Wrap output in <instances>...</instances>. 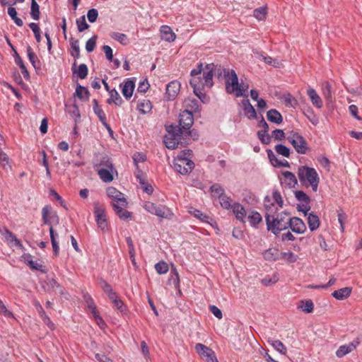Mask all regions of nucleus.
<instances>
[{"label":"nucleus","mask_w":362,"mask_h":362,"mask_svg":"<svg viewBox=\"0 0 362 362\" xmlns=\"http://www.w3.org/2000/svg\"><path fill=\"white\" fill-rule=\"evenodd\" d=\"M49 235H50V239H51L54 253L55 255H58L59 250V244H58V242L57 241V238H58V234L54 232L52 226L49 227Z\"/></svg>","instance_id":"obj_41"},{"label":"nucleus","mask_w":362,"mask_h":362,"mask_svg":"<svg viewBox=\"0 0 362 362\" xmlns=\"http://www.w3.org/2000/svg\"><path fill=\"white\" fill-rule=\"evenodd\" d=\"M70 45L71 47V55L76 59L79 58L80 57V47H79V42L78 40H75L71 38L70 40Z\"/></svg>","instance_id":"obj_46"},{"label":"nucleus","mask_w":362,"mask_h":362,"mask_svg":"<svg viewBox=\"0 0 362 362\" xmlns=\"http://www.w3.org/2000/svg\"><path fill=\"white\" fill-rule=\"evenodd\" d=\"M246 98L243 99L240 105L242 107L243 110L244 112V115L249 119H254L257 118V113L254 107L251 105L249 100L247 99V95L245 96Z\"/></svg>","instance_id":"obj_15"},{"label":"nucleus","mask_w":362,"mask_h":362,"mask_svg":"<svg viewBox=\"0 0 362 362\" xmlns=\"http://www.w3.org/2000/svg\"><path fill=\"white\" fill-rule=\"evenodd\" d=\"M307 94L309 96L312 104L317 108L322 107V100L316 90L312 88H309L307 90Z\"/></svg>","instance_id":"obj_26"},{"label":"nucleus","mask_w":362,"mask_h":362,"mask_svg":"<svg viewBox=\"0 0 362 362\" xmlns=\"http://www.w3.org/2000/svg\"><path fill=\"white\" fill-rule=\"evenodd\" d=\"M53 211L52 209L51 206L47 205L42 208V221L45 224L49 225V227L51 226V221L49 219V217L51 216V214H53Z\"/></svg>","instance_id":"obj_42"},{"label":"nucleus","mask_w":362,"mask_h":362,"mask_svg":"<svg viewBox=\"0 0 362 362\" xmlns=\"http://www.w3.org/2000/svg\"><path fill=\"white\" fill-rule=\"evenodd\" d=\"M230 210L233 211L237 220L241 223H245L247 214L245 207L241 204L234 202Z\"/></svg>","instance_id":"obj_20"},{"label":"nucleus","mask_w":362,"mask_h":362,"mask_svg":"<svg viewBox=\"0 0 362 362\" xmlns=\"http://www.w3.org/2000/svg\"><path fill=\"white\" fill-rule=\"evenodd\" d=\"M180 83L177 81H173L170 82L166 86V98L168 100H171L176 98L180 90Z\"/></svg>","instance_id":"obj_16"},{"label":"nucleus","mask_w":362,"mask_h":362,"mask_svg":"<svg viewBox=\"0 0 362 362\" xmlns=\"http://www.w3.org/2000/svg\"><path fill=\"white\" fill-rule=\"evenodd\" d=\"M160 33L161 39L166 42H172L176 38V35H175V33L173 31L171 28L168 25H164L160 26Z\"/></svg>","instance_id":"obj_23"},{"label":"nucleus","mask_w":362,"mask_h":362,"mask_svg":"<svg viewBox=\"0 0 362 362\" xmlns=\"http://www.w3.org/2000/svg\"><path fill=\"white\" fill-rule=\"evenodd\" d=\"M44 290L47 292H58L59 293H62V289L60 285L54 279H49L45 281L42 285Z\"/></svg>","instance_id":"obj_22"},{"label":"nucleus","mask_w":362,"mask_h":362,"mask_svg":"<svg viewBox=\"0 0 362 362\" xmlns=\"http://www.w3.org/2000/svg\"><path fill=\"white\" fill-rule=\"evenodd\" d=\"M75 95L82 100H87L89 97L88 89L82 86H78L76 88Z\"/></svg>","instance_id":"obj_47"},{"label":"nucleus","mask_w":362,"mask_h":362,"mask_svg":"<svg viewBox=\"0 0 362 362\" xmlns=\"http://www.w3.org/2000/svg\"><path fill=\"white\" fill-rule=\"evenodd\" d=\"M359 343L358 340H354L348 344L340 346L336 351V356L339 358L344 357L356 349Z\"/></svg>","instance_id":"obj_14"},{"label":"nucleus","mask_w":362,"mask_h":362,"mask_svg":"<svg viewBox=\"0 0 362 362\" xmlns=\"http://www.w3.org/2000/svg\"><path fill=\"white\" fill-rule=\"evenodd\" d=\"M122 93L127 100H129L135 88V84L133 80L127 78L122 83L120 84Z\"/></svg>","instance_id":"obj_18"},{"label":"nucleus","mask_w":362,"mask_h":362,"mask_svg":"<svg viewBox=\"0 0 362 362\" xmlns=\"http://www.w3.org/2000/svg\"><path fill=\"white\" fill-rule=\"evenodd\" d=\"M97 35H93L86 43V49L88 52H91L95 49L96 45Z\"/></svg>","instance_id":"obj_64"},{"label":"nucleus","mask_w":362,"mask_h":362,"mask_svg":"<svg viewBox=\"0 0 362 362\" xmlns=\"http://www.w3.org/2000/svg\"><path fill=\"white\" fill-rule=\"evenodd\" d=\"M0 233L4 236L5 240L7 241L8 244L13 243L16 246L19 248H23V245L20 242V240L16 238V236L8 230L6 228H0Z\"/></svg>","instance_id":"obj_19"},{"label":"nucleus","mask_w":362,"mask_h":362,"mask_svg":"<svg viewBox=\"0 0 362 362\" xmlns=\"http://www.w3.org/2000/svg\"><path fill=\"white\" fill-rule=\"evenodd\" d=\"M94 214L98 227L103 232L107 231L108 230V223L104 209L99 206H95Z\"/></svg>","instance_id":"obj_11"},{"label":"nucleus","mask_w":362,"mask_h":362,"mask_svg":"<svg viewBox=\"0 0 362 362\" xmlns=\"http://www.w3.org/2000/svg\"><path fill=\"white\" fill-rule=\"evenodd\" d=\"M253 54L256 58L264 62L267 64L271 65L274 67H279L280 66V63L278 60L273 59L269 56H266L262 52L253 50Z\"/></svg>","instance_id":"obj_25"},{"label":"nucleus","mask_w":362,"mask_h":362,"mask_svg":"<svg viewBox=\"0 0 362 362\" xmlns=\"http://www.w3.org/2000/svg\"><path fill=\"white\" fill-rule=\"evenodd\" d=\"M107 196L112 200V207L118 205L127 206V201L123 193L117 190L115 187H108L106 189Z\"/></svg>","instance_id":"obj_9"},{"label":"nucleus","mask_w":362,"mask_h":362,"mask_svg":"<svg viewBox=\"0 0 362 362\" xmlns=\"http://www.w3.org/2000/svg\"><path fill=\"white\" fill-rule=\"evenodd\" d=\"M281 177H279L281 185L291 188L294 187L298 182L296 175L289 171H284L281 173Z\"/></svg>","instance_id":"obj_17"},{"label":"nucleus","mask_w":362,"mask_h":362,"mask_svg":"<svg viewBox=\"0 0 362 362\" xmlns=\"http://www.w3.org/2000/svg\"><path fill=\"white\" fill-rule=\"evenodd\" d=\"M276 152L284 157L288 158L290 156V148L283 144H277L275 146Z\"/></svg>","instance_id":"obj_54"},{"label":"nucleus","mask_w":362,"mask_h":362,"mask_svg":"<svg viewBox=\"0 0 362 362\" xmlns=\"http://www.w3.org/2000/svg\"><path fill=\"white\" fill-rule=\"evenodd\" d=\"M27 54L29 61L33 67L35 69H39L40 67V62L30 47H28L27 48Z\"/></svg>","instance_id":"obj_40"},{"label":"nucleus","mask_w":362,"mask_h":362,"mask_svg":"<svg viewBox=\"0 0 362 362\" xmlns=\"http://www.w3.org/2000/svg\"><path fill=\"white\" fill-rule=\"evenodd\" d=\"M288 141L292 144L297 153L305 154L308 146L305 139L297 132H292L287 136Z\"/></svg>","instance_id":"obj_8"},{"label":"nucleus","mask_w":362,"mask_h":362,"mask_svg":"<svg viewBox=\"0 0 362 362\" xmlns=\"http://www.w3.org/2000/svg\"><path fill=\"white\" fill-rule=\"evenodd\" d=\"M305 115L313 125H317L319 123V118L312 109L308 110Z\"/></svg>","instance_id":"obj_59"},{"label":"nucleus","mask_w":362,"mask_h":362,"mask_svg":"<svg viewBox=\"0 0 362 362\" xmlns=\"http://www.w3.org/2000/svg\"><path fill=\"white\" fill-rule=\"evenodd\" d=\"M114 167L111 159L107 156H101L94 163V168L98 171L100 168H110Z\"/></svg>","instance_id":"obj_24"},{"label":"nucleus","mask_w":362,"mask_h":362,"mask_svg":"<svg viewBox=\"0 0 362 362\" xmlns=\"http://www.w3.org/2000/svg\"><path fill=\"white\" fill-rule=\"evenodd\" d=\"M143 207L150 214L161 218L170 219L174 216L172 210L165 205H156L153 202H146Z\"/></svg>","instance_id":"obj_6"},{"label":"nucleus","mask_w":362,"mask_h":362,"mask_svg":"<svg viewBox=\"0 0 362 362\" xmlns=\"http://www.w3.org/2000/svg\"><path fill=\"white\" fill-rule=\"evenodd\" d=\"M299 308L305 313H310L313 310L314 304L311 300H307L305 301H301V305H300Z\"/></svg>","instance_id":"obj_57"},{"label":"nucleus","mask_w":362,"mask_h":362,"mask_svg":"<svg viewBox=\"0 0 362 362\" xmlns=\"http://www.w3.org/2000/svg\"><path fill=\"white\" fill-rule=\"evenodd\" d=\"M210 192L214 197L218 199L225 194L224 189L218 184H214L210 187Z\"/></svg>","instance_id":"obj_50"},{"label":"nucleus","mask_w":362,"mask_h":362,"mask_svg":"<svg viewBox=\"0 0 362 362\" xmlns=\"http://www.w3.org/2000/svg\"><path fill=\"white\" fill-rule=\"evenodd\" d=\"M110 36L112 39L117 41L122 45H127L129 43V39L128 36L124 33L112 32L110 34Z\"/></svg>","instance_id":"obj_36"},{"label":"nucleus","mask_w":362,"mask_h":362,"mask_svg":"<svg viewBox=\"0 0 362 362\" xmlns=\"http://www.w3.org/2000/svg\"><path fill=\"white\" fill-rule=\"evenodd\" d=\"M29 27L33 32L36 41L37 42H40L41 41L42 37L40 35V29L38 25L35 23H30L29 24Z\"/></svg>","instance_id":"obj_61"},{"label":"nucleus","mask_w":362,"mask_h":362,"mask_svg":"<svg viewBox=\"0 0 362 362\" xmlns=\"http://www.w3.org/2000/svg\"><path fill=\"white\" fill-rule=\"evenodd\" d=\"M295 197L296 199L299 201L300 203H310V202L309 197L303 191L301 190L296 191Z\"/></svg>","instance_id":"obj_62"},{"label":"nucleus","mask_w":362,"mask_h":362,"mask_svg":"<svg viewBox=\"0 0 362 362\" xmlns=\"http://www.w3.org/2000/svg\"><path fill=\"white\" fill-rule=\"evenodd\" d=\"M93 112L98 116L99 120L101 122L103 125L110 130V127L107 122L106 115L101 107L98 105V102L96 99L93 100Z\"/></svg>","instance_id":"obj_21"},{"label":"nucleus","mask_w":362,"mask_h":362,"mask_svg":"<svg viewBox=\"0 0 362 362\" xmlns=\"http://www.w3.org/2000/svg\"><path fill=\"white\" fill-rule=\"evenodd\" d=\"M78 32H83L89 28V25L86 23L85 16H81L76 21Z\"/></svg>","instance_id":"obj_56"},{"label":"nucleus","mask_w":362,"mask_h":362,"mask_svg":"<svg viewBox=\"0 0 362 362\" xmlns=\"http://www.w3.org/2000/svg\"><path fill=\"white\" fill-rule=\"evenodd\" d=\"M138 110L142 114H147L151 112L152 105L149 100H140L137 105Z\"/></svg>","instance_id":"obj_37"},{"label":"nucleus","mask_w":362,"mask_h":362,"mask_svg":"<svg viewBox=\"0 0 362 362\" xmlns=\"http://www.w3.org/2000/svg\"><path fill=\"white\" fill-rule=\"evenodd\" d=\"M289 213L282 211L276 216L267 213L265 215V221L267 228L275 235L280 234L282 230L288 228V217Z\"/></svg>","instance_id":"obj_3"},{"label":"nucleus","mask_w":362,"mask_h":362,"mask_svg":"<svg viewBox=\"0 0 362 362\" xmlns=\"http://www.w3.org/2000/svg\"><path fill=\"white\" fill-rule=\"evenodd\" d=\"M272 198L273 201L279 206V207L281 208L283 206L284 201L280 192L278 190H273Z\"/></svg>","instance_id":"obj_63"},{"label":"nucleus","mask_w":362,"mask_h":362,"mask_svg":"<svg viewBox=\"0 0 362 362\" xmlns=\"http://www.w3.org/2000/svg\"><path fill=\"white\" fill-rule=\"evenodd\" d=\"M267 9L266 6H261L254 10L253 16L258 21H262L266 18Z\"/></svg>","instance_id":"obj_53"},{"label":"nucleus","mask_w":362,"mask_h":362,"mask_svg":"<svg viewBox=\"0 0 362 362\" xmlns=\"http://www.w3.org/2000/svg\"><path fill=\"white\" fill-rule=\"evenodd\" d=\"M167 134L164 137L165 146L169 149H175L177 147L181 136L184 135L177 126L169 125L166 127Z\"/></svg>","instance_id":"obj_7"},{"label":"nucleus","mask_w":362,"mask_h":362,"mask_svg":"<svg viewBox=\"0 0 362 362\" xmlns=\"http://www.w3.org/2000/svg\"><path fill=\"white\" fill-rule=\"evenodd\" d=\"M40 6L35 0H32L30 6V16L33 19L37 21L40 18Z\"/></svg>","instance_id":"obj_49"},{"label":"nucleus","mask_w":362,"mask_h":362,"mask_svg":"<svg viewBox=\"0 0 362 362\" xmlns=\"http://www.w3.org/2000/svg\"><path fill=\"white\" fill-rule=\"evenodd\" d=\"M226 90L228 94H234L237 98L246 96L249 88L248 83L243 80L239 83L238 77L233 69H223Z\"/></svg>","instance_id":"obj_2"},{"label":"nucleus","mask_w":362,"mask_h":362,"mask_svg":"<svg viewBox=\"0 0 362 362\" xmlns=\"http://www.w3.org/2000/svg\"><path fill=\"white\" fill-rule=\"evenodd\" d=\"M110 299L111 300L114 307L120 313H125L127 312L126 305L117 293H112Z\"/></svg>","instance_id":"obj_27"},{"label":"nucleus","mask_w":362,"mask_h":362,"mask_svg":"<svg viewBox=\"0 0 362 362\" xmlns=\"http://www.w3.org/2000/svg\"><path fill=\"white\" fill-rule=\"evenodd\" d=\"M278 281L279 274L277 273H274L272 276H266L262 279L261 282L264 286H268L276 284Z\"/></svg>","instance_id":"obj_52"},{"label":"nucleus","mask_w":362,"mask_h":362,"mask_svg":"<svg viewBox=\"0 0 362 362\" xmlns=\"http://www.w3.org/2000/svg\"><path fill=\"white\" fill-rule=\"evenodd\" d=\"M288 228L297 234H303L306 231V226L303 221L298 217H288Z\"/></svg>","instance_id":"obj_12"},{"label":"nucleus","mask_w":362,"mask_h":362,"mask_svg":"<svg viewBox=\"0 0 362 362\" xmlns=\"http://www.w3.org/2000/svg\"><path fill=\"white\" fill-rule=\"evenodd\" d=\"M351 293V288L349 287H344L334 291L332 293V296L337 300H344L348 298Z\"/></svg>","instance_id":"obj_30"},{"label":"nucleus","mask_w":362,"mask_h":362,"mask_svg":"<svg viewBox=\"0 0 362 362\" xmlns=\"http://www.w3.org/2000/svg\"><path fill=\"white\" fill-rule=\"evenodd\" d=\"M219 203L223 209L230 210L234 202H233L230 197L224 194L219 199Z\"/></svg>","instance_id":"obj_48"},{"label":"nucleus","mask_w":362,"mask_h":362,"mask_svg":"<svg viewBox=\"0 0 362 362\" xmlns=\"http://www.w3.org/2000/svg\"><path fill=\"white\" fill-rule=\"evenodd\" d=\"M298 176L300 182L305 187H311L313 192H317L320 183L317 172L313 168L300 166L298 170Z\"/></svg>","instance_id":"obj_4"},{"label":"nucleus","mask_w":362,"mask_h":362,"mask_svg":"<svg viewBox=\"0 0 362 362\" xmlns=\"http://www.w3.org/2000/svg\"><path fill=\"white\" fill-rule=\"evenodd\" d=\"M127 206L118 205L113 207L116 214L122 220H131L132 214L130 211L125 209Z\"/></svg>","instance_id":"obj_28"},{"label":"nucleus","mask_w":362,"mask_h":362,"mask_svg":"<svg viewBox=\"0 0 362 362\" xmlns=\"http://www.w3.org/2000/svg\"><path fill=\"white\" fill-rule=\"evenodd\" d=\"M76 66V62L74 63V66L72 68L73 73L76 74L77 76L81 79H84L86 78L88 69L87 66L85 64H81L78 66V69H76L74 66Z\"/></svg>","instance_id":"obj_35"},{"label":"nucleus","mask_w":362,"mask_h":362,"mask_svg":"<svg viewBox=\"0 0 362 362\" xmlns=\"http://www.w3.org/2000/svg\"><path fill=\"white\" fill-rule=\"evenodd\" d=\"M98 175L100 180L104 182H110L114 180L115 175H117V171L115 167L110 168H100Z\"/></svg>","instance_id":"obj_13"},{"label":"nucleus","mask_w":362,"mask_h":362,"mask_svg":"<svg viewBox=\"0 0 362 362\" xmlns=\"http://www.w3.org/2000/svg\"><path fill=\"white\" fill-rule=\"evenodd\" d=\"M268 132L267 130H259L257 132V137L263 144H269L272 141V136Z\"/></svg>","instance_id":"obj_51"},{"label":"nucleus","mask_w":362,"mask_h":362,"mask_svg":"<svg viewBox=\"0 0 362 362\" xmlns=\"http://www.w3.org/2000/svg\"><path fill=\"white\" fill-rule=\"evenodd\" d=\"M8 15L13 21L16 25L21 27L23 25V21L17 16L16 9L13 6H9L7 10Z\"/></svg>","instance_id":"obj_44"},{"label":"nucleus","mask_w":362,"mask_h":362,"mask_svg":"<svg viewBox=\"0 0 362 362\" xmlns=\"http://www.w3.org/2000/svg\"><path fill=\"white\" fill-rule=\"evenodd\" d=\"M189 212L202 222L208 223L211 225L210 221H213L212 218H211L209 216L204 214L201 211L196 209H192L189 211Z\"/></svg>","instance_id":"obj_39"},{"label":"nucleus","mask_w":362,"mask_h":362,"mask_svg":"<svg viewBox=\"0 0 362 362\" xmlns=\"http://www.w3.org/2000/svg\"><path fill=\"white\" fill-rule=\"evenodd\" d=\"M320 219L317 216L313 213L308 215V224L310 231L316 230L320 226Z\"/></svg>","instance_id":"obj_34"},{"label":"nucleus","mask_w":362,"mask_h":362,"mask_svg":"<svg viewBox=\"0 0 362 362\" xmlns=\"http://www.w3.org/2000/svg\"><path fill=\"white\" fill-rule=\"evenodd\" d=\"M267 119L276 124H280L283 122V117L280 112L275 109L269 110L267 113Z\"/></svg>","instance_id":"obj_29"},{"label":"nucleus","mask_w":362,"mask_h":362,"mask_svg":"<svg viewBox=\"0 0 362 362\" xmlns=\"http://www.w3.org/2000/svg\"><path fill=\"white\" fill-rule=\"evenodd\" d=\"M247 219L252 227L257 228L258 224L262 221V217L259 212L252 211L248 215Z\"/></svg>","instance_id":"obj_33"},{"label":"nucleus","mask_w":362,"mask_h":362,"mask_svg":"<svg viewBox=\"0 0 362 362\" xmlns=\"http://www.w3.org/2000/svg\"><path fill=\"white\" fill-rule=\"evenodd\" d=\"M184 105L186 110H189L192 113L193 112H198L199 110L198 101L194 98H187L185 100Z\"/></svg>","instance_id":"obj_38"},{"label":"nucleus","mask_w":362,"mask_h":362,"mask_svg":"<svg viewBox=\"0 0 362 362\" xmlns=\"http://www.w3.org/2000/svg\"><path fill=\"white\" fill-rule=\"evenodd\" d=\"M322 90L326 100H329L332 98V87L328 82H324L322 83Z\"/></svg>","instance_id":"obj_58"},{"label":"nucleus","mask_w":362,"mask_h":362,"mask_svg":"<svg viewBox=\"0 0 362 362\" xmlns=\"http://www.w3.org/2000/svg\"><path fill=\"white\" fill-rule=\"evenodd\" d=\"M110 98L107 99L108 104L114 103L117 106H120L122 103V99L116 89L113 88L109 90Z\"/></svg>","instance_id":"obj_32"},{"label":"nucleus","mask_w":362,"mask_h":362,"mask_svg":"<svg viewBox=\"0 0 362 362\" xmlns=\"http://www.w3.org/2000/svg\"><path fill=\"white\" fill-rule=\"evenodd\" d=\"M192 151L189 149L182 151L173 161L174 168L177 172L182 175H187L192 171L194 167L192 160Z\"/></svg>","instance_id":"obj_5"},{"label":"nucleus","mask_w":362,"mask_h":362,"mask_svg":"<svg viewBox=\"0 0 362 362\" xmlns=\"http://www.w3.org/2000/svg\"><path fill=\"white\" fill-rule=\"evenodd\" d=\"M192 78L189 81L193 88L194 93L201 101L205 103L207 100L206 95L203 92L204 88H210L213 86V64H207L204 69L202 64H199L196 69L191 71Z\"/></svg>","instance_id":"obj_1"},{"label":"nucleus","mask_w":362,"mask_h":362,"mask_svg":"<svg viewBox=\"0 0 362 362\" xmlns=\"http://www.w3.org/2000/svg\"><path fill=\"white\" fill-rule=\"evenodd\" d=\"M155 269L159 274H166L169 270L168 264L164 262L160 261L156 264L155 265Z\"/></svg>","instance_id":"obj_55"},{"label":"nucleus","mask_w":362,"mask_h":362,"mask_svg":"<svg viewBox=\"0 0 362 362\" xmlns=\"http://www.w3.org/2000/svg\"><path fill=\"white\" fill-rule=\"evenodd\" d=\"M280 258L284 259L288 262H295L298 257L292 252H285L280 253Z\"/></svg>","instance_id":"obj_60"},{"label":"nucleus","mask_w":362,"mask_h":362,"mask_svg":"<svg viewBox=\"0 0 362 362\" xmlns=\"http://www.w3.org/2000/svg\"><path fill=\"white\" fill-rule=\"evenodd\" d=\"M268 343L279 353L282 355H286L287 349L285 345L278 339H269Z\"/></svg>","instance_id":"obj_31"},{"label":"nucleus","mask_w":362,"mask_h":362,"mask_svg":"<svg viewBox=\"0 0 362 362\" xmlns=\"http://www.w3.org/2000/svg\"><path fill=\"white\" fill-rule=\"evenodd\" d=\"M195 351L196 352L199 354V356L202 358H204L205 357H206V356L211 353V349L207 347L206 346L201 344V343H198L195 345Z\"/></svg>","instance_id":"obj_45"},{"label":"nucleus","mask_w":362,"mask_h":362,"mask_svg":"<svg viewBox=\"0 0 362 362\" xmlns=\"http://www.w3.org/2000/svg\"><path fill=\"white\" fill-rule=\"evenodd\" d=\"M194 123V117L189 110H185L179 115V127L178 129L182 133L187 132L190 129Z\"/></svg>","instance_id":"obj_10"},{"label":"nucleus","mask_w":362,"mask_h":362,"mask_svg":"<svg viewBox=\"0 0 362 362\" xmlns=\"http://www.w3.org/2000/svg\"><path fill=\"white\" fill-rule=\"evenodd\" d=\"M263 255L264 259L269 261L276 260L280 258V253L278 250L275 248L268 249L264 252Z\"/></svg>","instance_id":"obj_43"}]
</instances>
